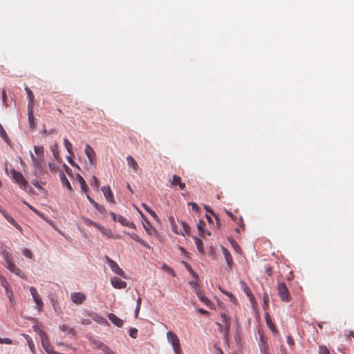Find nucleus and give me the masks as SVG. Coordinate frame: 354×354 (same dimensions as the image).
<instances>
[{
    "instance_id": "obj_8",
    "label": "nucleus",
    "mask_w": 354,
    "mask_h": 354,
    "mask_svg": "<svg viewBox=\"0 0 354 354\" xmlns=\"http://www.w3.org/2000/svg\"><path fill=\"white\" fill-rule=\"evenodd\" d=\"M12 178L17 183H18L21 187L25 189L28 185V182L24 178L21 173L13 170L12 172Z\"/></svg>"
},
{
    "instance_id": "obj_44",
    "label": "nucleus",
    "mask_w": 354,
    "mask_h": 354,
    "mask_svg": "<svg viewBox=\"0 0 354 354\" xmlns=\"http://www.w3.org/2000/svg\"><path fill=\"white\" fill-rule=\"evenodd\" d=\"M93 206L95 207V209L99 211L100 213H104L105 212V208L103 205H100L97 203H95Z\"/></svg>"
},
{
    "instance_id": "obj_27",
    "label": "nucleus",
    "mask_w": 354,
    "mask_h": 354,
    "mask_svg": "<svg viewBox=\"0 0 354 354\" xmlns=\"http://www.w3.org/2000/svg\"><path fill=\"white\" fill-rule=\"evenodd\" d=\"M196 292L200 300L207 306H209L211 301L205 296L203 295L200 290L196 289Z\"/></svg>"
},
{
    "instance_id": "obj_42",
    "label": "nucleus",
    "mask_w": 354,
    "mask_h": 354,
    "mask_svg": "<svg viewBox=\"0 0 354 354\" xmlns=\"http://www.w3.org/2000/svg\"><path fill=\"white\" fill-rule=\"evenodd\" d=\"M22 254L26 258H28V259H32V254L31 251L29 249L24 248L22 250Z\"/></svg>"
},
{
    "instance_id": "obj_9",
    "label": "nucleus",
    "mask_w": 354,
    "mask_h": 354,
    "mask_svg": "<svg viewBox=\"0 0 354 354\" xmlns=\"http://www.w3.org/2000/svg\"><path fill=\"white\" fill-rule=\"evenodd\" d=\"M71 299L76 305H80L86 300V296L80 292H73L71 294Z\"/></svg>"
},
{
    "instance_id": "obj_43",
    "label": "nucleus",
    "mask_w": 354,
    "mask_h": 354,
    "mask_svg": "<svg viewBox=\"0 0 354 354\" xmlns=\"http://www.w3.org/2000/svg\"><path fill=\"white\" fill-rule=\"evenodd\" d=\"M91 185L92 187H95V189H98V187H99V181L95 176H93V177H92Z\"/></svg>"
},
{
    "instance_id": "obj_56",
    "label": "nucleus",
    "mask_w": 354,
    "mask_h": 354,
    "mask_svg": "<svg viewBox=\"0 0 354 354\" xmlns=\"http://www.w3.org/2000/svg\"><path fill=\"white\" fill-rule=\"evenodd\" d=\"M287 343L290 346L293 345L294 344L293 339L291 337L288 336L287 338Z\"/></svg>"
},
{
    "instance_id": "obj_14",
    "label": "nucleus",
    "mask_w": 354,
    "mask_h": 354,
    "mask_svg": "<svg viewBox=\"0 0 354 354\" xmlns=\"http://www.w3.org/2000/svg\"><path fill=\"white\" fill-rule=\"evenodd\" d=\"M84 151H85V153L89 160V162L91 164H93V160L95 156V151L93 149V148L89 145L86 144L85 146Z\"/></svg>"
},
{
    "instance_id": "obj_29",
    "label": "nucleus",
    "mask_w": 354,
    "mask_h": 354,
    "mask_svg": "<svg viewBox=\"0 0 354 354\" xmlns=\"http://www.w3.org/2000/svg\"><path fill=\"white\" fill-rule=\"evenodd\" d=\"M51 151L56 160H59V153L58 149V145L55 143L50 147Z\"/></svg>"
},
{
    "instance_id": "obj_23",
    "label": "nucleus",
    "mask_w": 354,
    "mask_h": 354,
    "mask_svg": "<svg viewBox=\"0 0 354 354\" xmlns=\"http://www.w3.org/2000/svg\"><path fill=\"white\" fill-rule=\"evenodd\" d=\"M77 179L80 184L82 191L84 193H86L88 191V187L83 177L81 175L77 174Z\"/></svg>"
},
{
    "instance_id": "obj_48",
    "label": "nucleus",
    "mask_w": 354,
    "mask_h": 354,
    "mask_svg": "<svg viewBox=\"0 0 354 354\" xmlns=\"http://www.w3.org/2000/svg\"><path fill=\"white\" fill-rule=\"evenodd\" d=\"M93 344L95 346L96 348H100L102 350L103 349V346H106L102 342H101L100 341H94Z\"/></svg>"
},
{
    "instance_id": "obj_46",
    "label": "nucleus",
    "mask_w": 354,
    "mask_h": 354,
    "mask_svg": "<svg viewBox=\"0 0 354 354\" xmlns=\"http://www.w3.org/2000/svg\"><path fill=\"white\" fill-rule=\"evenodd\" d=\"M48 167H49V169L50 170V171H52V172H55L58 169V167L57 166V165L55 163H53V162L48 163Z\"/></svg>"
},
{
    "instance_id": "obj_26",
    "label": "nucleus",
    "mask_w": 354,
    "mask_h": 354,
    "mask_svg": "<svg viewBox=\"0 0 354 354\" xmlns=\"http://www.w3.org/2000/svg\"><path fill=\"white\" fill-rule=\"evenodd\" d=\"M25 90L26 91L27 97H28V108H30V106L33 104L34 95H33L32 91L28 86L25 87Z\"/></svg>"
},
{
    "instance_id": "obj_55",
    "label": "nucleus",
    "mask_w": 354,
    "mask_h": 354,
    "mask_svg": "<svg viewBox=\"0 0 354 354\" xmlns=\"http://www.w3.org/2000/svg\"><path fill=\"white\" fill-rule=\"evenodd\" d=\"M187 268L188 269L189 272L191 273V274L194 277H197V274L194 272V271L188 266H187Z\"/></svg>"
},
{
    "instance_id": "obj_40",
    "label": "nucleus",
    "mask_w": 354,
    "mask_h": 354,
    "mask_svg": "<svg viewBox=\"0 0 354 354\" xmlns=\"http://www.w3.org/2000/svg\"><path fill=\"white\" fill-rule=\"evenodd\" d=\"M162 269H163L165 272H168L169 274H170L171 275H172V276H174V277L175 276V272H174V270L171 268H170L169 266H167L166 264H164V265L162 266Z\"/></svg>"
},
{
    "instance_id": "obj_5",
    "label": "nucleus",
    "mask_w": 354,
    "mask_h": 354,
    "mask_svg": "<svg viewBox=\"0 0 354 354\" xmlns=\"http://www.w3.org/2000/svg\"><path fill=\"white\" fill-rule=\"evenodd\" d=\"M30 156L32 159V165L35 169V171L36 174H41L44 170V166L42 160L37 158L32 153H30Z\"/></svg>"
},
{
    "instance_id": "obj_49",
    "label": "nucleus",
    "mask_w": 354,
    "mask_h": 354,
    "mask_svg": "<svg viewBox=\"0 0 354 354\" xmlns=\"http://www.w3.org/2000/svg\"><path fill=\"white\" fill-rule=\"evenodd\" d=\"M205 210H206L207 212H209V214H212V215L215 217V218H216V220L217 221V222L218 221V216H217V215H216V214L214 213L213 210H212L209 207H208V206H205Z\"/></svg>"
},
{
    "instance_id": "obj_33",
    "label": "nucleus",
    "mask_w": 354,
    "mask_h": 354,
    "mask_svg": "<svg viewBox=\"0 0 354 354\" xmlns=\"http://www.w3.org/2000/svg\"><path fill=\"white\" fill-rule=\"evenodd\" d=\"M23 203L24 204H26L29 207L30 209L33 211L35 214H37L38 216H39L41 218L45 219V216L43 213H41V212H39V210L35 209L33 206L27 203L26 201H23Z\"/></svg>"
},
{
    "instance_id": "obj_31",
    "label": "nucleus",
    "mask_w": 354,
    "mask_h": 354,
    "mask_svg": "<svg viewBox=\"0 0 354 354\" xmlns=\"http://www.w3.org/2000/svg\"><path fill=\"white\" fill-rule=\"evenodd\" d=\"M25 338L28 342L30 351H32V353H35V348L32 339L28 335H25Z\"/></svg>"
},
{
    "instance_id": "obj_32",
    "label": "nucleus",
    "mask_w": 354,
    "mask_h": 354,
    "mask_svg": "<svg viewBox=\"0 0 354 354\" xmlns=\"http://www.w3.org/2000/svg\"><path fill=\"white\" fill-rule=\"evenodd\" d=\"M194 239H195V243H196L198 250L201 253H203L204 250H203L202 240L197 237H195Z\"/></svg>"
},
{
    "instance_id": "obj_58",
    "label": "nucleus",
    "mask_w": 354,
    "mask_h": 354,
    "mask_svg": "<svg viewBox=\"0 0 354 354\" xmlns=\"http://www.w3.org/2000/svg\"><path fill=\"white\" fill-rule=\"evenodd\" d=\"M97 322L98 323H100V324H102V323H107L106 320L105 318L104 317H100L97 319Z\"/></svg>"
},
{
    "instance_id": "obj_37",
    "label": "nucleus",
    "mask_w": 354,
    "mask_h": 354,
    "mask_svg": "<svg viewBox=\"0 0 354 354\" xmlns=\"http://www.w3.org/2000/svg\"><path fill=\"white\" fill-rule=\"evenodd\" d=\"M59 329L64 332L68 334L72 333L73 332V329L65 324H62L59 326Z\"/></svg>"
},
{
    "instance_id": "obj_34",
    "label": "nucleus",
    "mask_w": 354,
    "mask_h": 354,
    "mask_svg": "<svg viewBox=\"0 0 354 354\" xmlns=\"http://www.w3.org/2000/svg\"><path fill=\"white\" fill-rule=\"evenodd\" d=\"M23 203L24 204H26L29 207L30 209L33 211L35 214H37L38 216H39L41 218L45 219V216L43 213H41V212H39V210L35 209L33 206L27 203L26 201H23Z\"/></svg>"
},
{
    "instance_id": "obj_7",
    "label": "nucleus",
    "mask_w": 354,
    "mask_h": 354,
    "mask_svg": "<svg viewBox=\"0 0 354 354\" xmlns=\"http://www.w3.org/2000/svg\"><path fill=\"white\" fill-rule=\"evenodd\" d=\"M106 262L112 271L115 274L124 277V271L119 267L118 263L115 262L113 260L111 259L109 257H106Z\"/></svg>"
},
{
    "instance_id": "obj_11",
    "label": "nucleus",
    "mask_w": 354,
    "mask_h": 354,
    "mask_svg": "<svg viewBox=\"0 0 354 354\" xmlns=\"http://www.w3.org/2000/svg\"><path fill=\"white\" fill-rule=\"evenodd\" d=\"M111 283L115 288L118 289L125 288L127 286V283L117 277L111 278Z\"/></svg>"
},
{
    "instance_id": "obj_17",
    "label": "nucleus",
    "mask_w": 354,
    "mask_h": 354,
    "mask_svg": "<svg viewBox=\"0 0 354 354\" xmlns=\"http://www.w3.org/2000/svg\"><path fill=\"white\" fill-rule=\"evenodd\" d=\"M118 222H119L123 226H127L132 229L136 228L135 224L133 222L128 221L126 218L121 215L118 216Z\"/></svg>"
},
{
    "instance_id": "obj_6",
    "label": "nucleus",
    "mask_w": 354,
    "mask_h": 354,
    "mask_svg": "<svg viewBox=\"0 0 354 354\" xmlns=\"http://www.w3.org/2000/svg\"><path fill=\"white\" fill-rule=\"evenodd\" d=\"M30 294L36 304V308L39 311H41L43 308V301L37 292V290L34 287L30 288Z\"/></svg>"
},
{
    "instance_id": "obj_59",
    "label": "nucleus",
    "mask_w": 354,
    "mask_h": 354,
    "mask_svg": "<svg viewBox=\"0 0 354 354\" xmlns=\"http://www.w3.org/2000/svg\"><path fill=\"white\" fill-rule=\"evenodd\" d=\"M86 198H87V199L89 201V202H90L91 204L94 205V204L96 203V202H95V201H94V200H93V198H92L89 195H88V194L86 195Z\"/></svg>"
},
{
    "instance_id": "obj_45",
    "label": "nucleus",
    "mask_w": 354,
    "mask_h": 354,
    "mask_svg": "<svg viewBox=\"0 0 354 354\" xmlns=\"http://www.w3.org/2000/svg\"><path fill=\"white\" fill-rule=\"evenodd\" d=\"M129 333L132 338L135 339L137 337L138 330L135 328H130Z\"/></svg>"
},
{
    "instance_id": "obj_12",
    "label": "nucleus",
    "mask_w": 354,
    "mask_h": 354,
    "mask_svg": "<svg viewBox=\"0 0 354 354\" xmlns=\"http://www.w3.org/2000/svg\"><path fill=\"white\" fill-rule=\"evenodd\" d=\"M106 199L110 203H115L113 193L109 186H104L101 189Z\"/></svg>"
},
{
    "instance_id": "obj_24",
    "label": "nucleus",
    "mask_w": 354,
    "mask_h": 354,
    "mask_svg": "<svg viewBox=\"0 0 354 354\" xmlns=\"http://www.w3.org/2000/svg\"><path fill=\"white\" fill-rule=\"evenodd\" d=\"M84 222L86 225L94 226V227H97L100 232H103V230H104L103 226L93 222L90 218H84Z\"/></svg>"
},
{
    "instance_id": "obj_20",
    "label": "nucleus",
    "mask_w": 354,
    "mask_h": 354,
    "mask_svg": "<svg viewBox=\"0 0 354 354\" xmlns=\"http://www.w3.org/2000/svg\"><path fill=\"white\" fill-rule=\"evenodd\" d=\"M181 225H182V227H183V231H180V232H178L176 229V227L174 226L173 227V230L174 232H176V234H182V235H184L185 234H189V232H190V227L189 226L188 224H187L185 222H181Z\"/></svg>"
},
{
    "instance_id": "obj_16",
    "label": "nucleus",
    "mask_w": 354,
    "mask_h": 354,
    "mask_svg": "<svg viewBox=\"0 0 354 354\" xmlns=\"http://www.w3.org/2000/svg\"><path fill=\"white\" fill-rule=\"evenodd\" d=\"M127 162L128 166L131 167L135 173H137L139 169V166L133 157L131 156H128L127 157Z\"/></svg>"
},
{
    "instance_id": "obj_30",
    "label": "nucleus",
    "mask_w": 354,
    "mask_h": 354,
    "mask_svg": "<svg viewBox=\"0 0 354 354\" xmlns=\"http://www.w3.org/2000/svg\"><path fill=\"white\" fill-rule=\"evenodd\" d=\"M64 146H65L68 153L71 156L73 155V152L72 150V144L70 142V141L67 138L64 139Z\"/></svg>"
},
{
    "instance_id": "obj_15",
    "label": "nucleus",
    "mask_w": 354,
    "mask_h": 354,
    "mask_svg": "<svg viewBox=\"0 0 354 354\" xmlns=\"http://www.w3.org/2000/svg\"><path fill=\"white\" fill-rule=\"evenodd\" d=\"M222 251L224 254L227 266L229 267V268H231L233 264V259H232V257L230 252L228 251V250L226 248H225L223 246L222 247Z\"/></svg>"
},
{
    "instance_id": "obj_52",
    "label": "nucleus",
    "mask_w": 354,
    "mask_h": 354,
    "mask_svg": "<svg viewBox=\"0 0 354 354\" xmlns=\"http://www.w3.org/2000/svg\"><path fill=\"white\" fill-rule=\"evenodd\" d=\"M189 205L192 206L193 210L196 212L198 211L199 207L196 203H190Z\"/></svg>"
},
{
    "instance_id": "obj_36",
    "label": "nucleus",
    "mask_w": 354,
    "mask_h": 354,
    "mask_svg": "<svg viewBox=\"0 0 354 354\" xmlns=\"http://www.w3.org/2000/svg\"><path fill=\"white\" fill-rule=\"evenodd\" d=\"M181 181V178L180 176L177 175H174L172 176L171 180H170L171 186H177Z\"/></svg>"
},
{
    "instance_id": "obj_54",
    "label": "nucleus",
    "mask_w": 354,
    "mask_h": 354,
    "mask_svg": "<svg viewBox=\"0 0 354 354\" xmlns=\"http://www.w3.org/2000/svg\"><path fill=\"white\" fill-rule=\"evenodd\" d=\"M149 213L152 216V217H153L154 219H156V220H158V215L156 214V213L153 210L151 209V210L149 212Z\"/></svg>"
},
{
    "instance_id": "obj_18",
    "label": "nucleus",
    "mask_w": 354,
    "mask_h": 354,
    "mask_svg": "<svg viewBox=\"0 0 354 354\" xmlns=\"http://www.w3.org/2000/svg\"><path fill=\"white\" fill-rule=\"evenodd\" d=\"M108 318L113 324H114L118 327H122L123 326V321L113 313H109L108 315Z\"/></svg>"
},
{
    "instance_id": "obj_62",
    "label": "nucleus",
    "mask_w": 354,
    "mask_h": 354,
    "mask_svg": "<svg viewBox=\"0 0 354 354\" xmlns=\"http://www.w3.org/2000/svg\"><path fill=\"white\" fill-rule=\"evenodd\" d=\"M141 302H142L141 297H138V299H137V304H136V306H138V308H140Z\"/></svg>"
},
{
    "instance_id": "obj_10",
    "label": "nucleus",
    "mask_w": 354,
    "mask_h": 354,
    "mask_svg": "<svg viewBox=\"0 0 354 354\" xmlns=\"http://www.w3.org/2000/svg\"><path fill=\"white\" fill-rule=\"evenodd\" d=\"M0 279L1 286L5 288L6 295L11 300L12 297L13 296V292L9 283L3 276H0Z\"/></svg>"
},
{
    "instance_id": "obj_4",
    "label": "nucleus",
    "mask_w": 354,
    "mask_h": 354,
    "mask_svg": "<svg viewBox=\"0 0 354 354\" xmlns=\"http://www.w3.org/2000/svg\"><path fill=\"white\" fill-rule=\"evenodd\" d=\"M221 317L222 319V322L224 323V326L221 324L217 323L218 326H219L220 331H223V329L224 330V335L225 336H227L230 329V317L226 315L225 313H221Z\"/></svg>"
},
{
    "instance_id": "obj_50",
    "label": "nucleus",
    "mask_w": 354,
    "mask_h": 354,
    "mask_svg": "<svg viewBox=\"0 0 354 354\" xmlns=\"http://www.w3.org/2000/svg\"><path fill=\"white\" fill-rule=\"evenodd\" d=\"M0 136L6 140L8 138V136L6 134V132L3 129V127L0 124Z\"/></svg>"
},
{
    "instance_id": "obj_35",
    "label": "nucleus",
    "mask_w": 354,
    "mask_h": 354,
    "mask_svg": "<svg viewBox=\"0 0 354 354\" xmlns=\"http://www.w3.org/2000/svg\"><path fill=\"white\" fill-rule=\"evenodd\" d=\"M205 225V223L203 221H199V222L197 224V228L200 232V235L201 236H204V232H205V230H204V227Z\"/></svg>"
},
{
    "instance_id": "obj_60",
    "label": "nucleus",
    "mask_w": 354,
    "mask_h": 354,
    "mask_svg": "<svg viewBox=\"0 0 354 354\" xmlns=\"http://www.w3.org/2000/svg\"><path fill=\"white\" fill-rule=\"evenodd\" d=\"M178 186L179 187V188L181 189V190H183L185 188V184L184 183H182L180 181V183L178 185Z\"/></svg>"
},
{
    "instance_id": "obj_51",
    "label": "nucleus",
    "mask_w": 354,
    "mask_h": 354,
    "mask_svg": "<svg viewBox=\"0 0 354 354\" xmlns=\"http://www.w3.org/2000/svg\"><path fill=\"white\" fill-rule=\"evenodd\" d=\"M226 295H227L230 298L232 302L235 303L236 301V299L235 297L232 295V293L229 292H223Z\"/></svg>"
},
{
    "instance_id": "obj_28",
    "label": "nucleus",
    "mask_w": 354,
    "mask_h": 354,
    "mask_svg": "<svg viewBox=\"0 0 354 354\" xmlns=\"http://www.w3.org/2000/svg\"><path fill=\"white\" fill-rule=\"evenodd\" d=\"M265 319H266V324L268 325V326L272 330V331H274L275 330V327H274V324L272 323V319H271V317L270 315H269L268 313H266L265 314Z\"/></svg>"
},
{
    "instance_id": "obj_64",
    "label": "nucleus",
    "mask_w": 354,
    "mask_h": 354,
    "mask_svg": "<svg viewBox=\"0 0 354 354\" xmlns=\"http://www.w3.org/2000/svg\"><path fill=\"white\" fill-rule=\"evenodd\" d=\"M198 312L203 315L207 314L208 312L203 308H199Z\"/></svg>"
},
{
    "instance_id": "obj_41",
    "label": "nucleus",
    "mask_w": 354,
    "mask_h": 354,
    "mask_svg": "<svg viewBox=\"0 0 354 354\" xmlns=\"http://www.w3.org/2000/svg\"><path fill=\"white\" fill-rule=\"evenodd\" d=\"M242 284H243V290L245 292V293L247 295V296H248L250 298L252 297V294L250 291V290L249 289L248 286L246 285L245 283L244 282H242Z\"/></svg>"
},
{
    "instance_id": "obj_61",
    "label": "nucleus",
    "mask_w": 354,
    "mask_h": 354,
    "mask_svg": "<svg viewBox=\"0 0 354 354\" xmlns=\"http://www.w3.org/2000/svg\"><path fill=\"white\" fill-rule=\"evenodd\" d=\"M67 160H68V162H69L71 165H73V166H74V165H75L74 162H73V159L71 158V155H70L69 156H68V157H67Z\"/></svg>"
},
{
    "instance_id": "obj_39",
    "label": "nucleus",
    "mask_w": 354,
    "mask_h": 354,
    "mask_svg": "<svg viewBox=\"0 0 354 354\" xmlns=\"http://www.w3.org/2000/svg\"><path fill=\"white\" fill-rule=\"evenodd\" d=\"M34 149L37 156H42L44 154V147L42 146H35Z\"/></svg>"
},
{
    "instance_id": "obj_47",
    "label": "nucleus",
    "mask_w": 354,
    "mask_h": 354,
    "mask_svg": "<svg viewBox=\"0 0 354 354\" xmlns=\"http://www.w3.org/2000/svg\"><path fill=\"white\" fill-rule=\"evenodd\" d=\"M319 354H330V352L325 346H322L319 347Z\"/></svg>"
},
{
    "instance_id": "obj_25",
    "label": "nucleus",
    "mask_w": 354,
    "mask_h": 354,
    "mask_svg": "<svg viewBox=\"0 0 354 354\" xmlns=\"http://www.w3.org/2000/svg\"><path fill=\"white\" fill-rule=\"evenodd\" d=\"M145 223H143V227L147 233L149 234H152L153 232H156V229L151 226L150 222L147 218H145Z\"/></svg>"
},
{
    "instance_id": "obj_3",
    "label": "nucleus",
    "mask_w": 354,
    "mask_h": 354,
    "mask_svg": "<svg viewBox=\"0 0 354 354\" xmlns=\"http://www.w3.org/2000/svg\"><path fill=\"white\" fill-rule=\"evenodd\" d=\"M277 289L278 295L281 301L284 302H289L291 300V296L285 283H279Z\"/></svg>"
},
{
    "instance_id": "obj_53",
    "label": "nucleus",
    "mask_w": 354,
    "mask_h": 354,
    "mask_svg": "<svg viewBox=\"0 0 354 354\" xmlns=\"http://www.w3.org/2000/svg\"><path fill=\"white\" fill-rule=\"evenodd\" d=\"M102 351L106 354H110L112 352V350L106 346H103Z\"/></svg>"
},
{
    "instance_id": "obj_13",
    "label": "nucleus",
    "mask_w": 354,
    "mask_h": 354,
    "mask_svg": "<svg viewBox=\"0 0 354 354\" xmlns=\"http://www.w3.org/2000/svg\"><path fill=\"white\" fill-rule=\"evenodd\" d=\"M259 346L261 354H270L268 345L266 341L265 337L263 335L260 336Z\"/></svg>"
},
{
    "instance_id": "obj_38",
    "label": "nucleus",
    "mask_w": 354,
    "mask_h": 354,
    "mask_svg": "<svg viewBox=\"0 0 354 354\" xmlns=\"http://www.w3.org/2000/svg\"><path fill=\"white\" fill-rule=\"evenodd\" d=\"M6 220L12 224L13 226H15L17 229L21 230V226L15 221V219L11 217L10 216H6Z\"/></svg>"
},
{
    "instance_id": "obj_57",
    "label": "nucleus",
    "mask_w": 354,
    "mask_h": 354,
    "mask_svg": "<svg viewBox=\"0 0 354 354\" xmlns=\"http://www.w3.org/2000/svg\"><path fill=\"white\" fill-rule=\"evenodd\" d=\"M110 215L111 216L113 220L116 222L118 221V216H117L114 212H110Z\"/></svg>"
},
{
    "instance_id": "obj_63",
    "label": "nucleus",
    "mask_w": 354,
    "mask_h": 354,
    "mask_svg": "<svg viewBox=\"0 0 354 354\" xmlns=\"http://www.w3.org/2000/svg\"><path fill=\"white\" fill-rule=\"evenodd\" d=\"M142 206L145 208V209L146 211H147L148 212L151 209L147 205H146L145 203H142Z\"/></svg>"
},
{
    "instance_id": "obj_22",
    "label": "nucleus",
    "mask_w": 354,
    "mask_h": 354,
    "mask_svg": "<svg viewBox=\"0 0 354 354\" xmlns=\"http://www.w3.org/2000/svg\"><path fill=\"white\" fill-rule=\"evenodd\" d=\"M59 178H60V180H61L62 185L66 187L69 191H72V189H73L72 186H71L70 182L68 181V178H66V176H65V174L63 172H61L59 174Z\"/></svg>"
},
{
    "instance_id": "obj_21",
    "label": "nucleus",
    "mask_w": 354,
    "mask_h": 354,
    "mask_svg": "<svg viewBox=\"0 0 354 354\" xmlns=\"http://www.w3.org/2000/svg\"><path fill=\"white\" fill-rule=\"evenodd\" d=\"M129 236L133 239L135 241L139 243L142 245H143L146 248H149L150 246L148 243H147L143 239H140L136 234L131 233L129 234Z\"/></svg>"
},
{
    "instance_id": "obj_2",
    "label": "nucleus",
    "mask_w": 354,
    "mask_h": 354,
    "mask_svg": "<svg viewBox=\"0 0 354 354\" xmlns=\"http://www.w3.org/2000/svg\"><path fill=\"white\" fill-rule=\"evenodd\" d=\"M167 338L172 346L174 353L176 354H183L180 340L176 334L172 331H169L167 333Z\"/></svg>"
},
{
    "instance_id": "obj_1",
    "label": "nucleus",
    "mask_w": 354,
    "mask_h": 354,
    "mask_svg": "<svg viewBox=\"0 0 354 354\" xmlns=\"http://www.w3.org/2000/svg\"><path fill=\"white\" fill-rule=\"evenodd\" d=\"M1 254L3 257V259L6 261L5 266L11 272L14 273L17 276L19 277L21 279H26V276L25 273L18 268L13 261L12 255L10 252L4 248V246L1 247Z\"/></svg>"
},
{
    "instance_id": "obj_19",
    "label": "nucleus",
    "mask_w": 354,
    "mask_h": 354,
    "mask_svg": "<svg viewBox=\"0 0 354 354\" xmlns=\"http://www.w3.org/2000/svg\"><path fill=\"white\" fill-rule=\"evenodd\" d=\"M28 123L31 129H35L37 126L36 118L33 115L32 110L31 108L28 109Z\"/></svg>"
}]
</instances>
